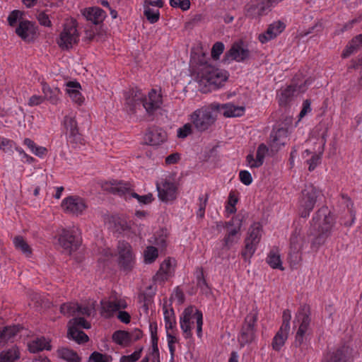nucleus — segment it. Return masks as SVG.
<instances>
[{
  "label": "nucleus",
  "mask_w": 362,
  "mask_h": 362,
  "mask_svg": "<svg viewBox=\"0 0 362 362\" xmlns=\"http://www.w3.org/2000/svg\"><path fill=\"white\" fill-rule=\"evenodd\" d=\"M334 224V216L329 209L327 206L319 209L313 217L309 229V235L314 236L312 245L319 246L323 244L329 235Z\"/></svg>",
  "instance_id": "1"
},
{
  "label": "nucleus",
  "mask_w": 362,
  "mask_h": 362,
  "mask_svg": "<svg viewBox=\"0 0 362 362\" xmlns=\"http://www.w3.org/2000/svg\"><path fill=\"white\" fill-rule=\"evenodd\" d=\"M310 310L307 305H301L296 313L293 320V328L296 329L295 339L293 346L303 352L305 342L310 333Z\"/></svg>",
  "instance_id": "2"
},
{
  "label": "nucleus",
  "mask_w": 362,
  "mask_h": 362,
  "mask_svg": "<svg viewBox=\"0 0 362 362\" xmlns=\"http://www.w3.org/2000/svg\"><path fill=\"white\" fill-rule=\"evenodd\" d=\"M198 77L200 84L208 86L209 89H216L221 87L227 81L228 74L225 70L205 63L200 66Z\"/></svg>",
  "instance_id": "3"
},
{
  "label": "nucleus",
  "mask_w": 362,
  "mask_h": 362,
  "mask_svg": "<svg viewBox=\"0 0 362 362\" xmlns=\"http://www.w3.org/2000/svg\"><path fill=\"white\" fill-rule=\"evenodd\" d=\"M218 110L220 104L212 103L208 106H203L194 110L189 115V119L198 132H205L215 123L216 115L214 110Z\"/></svg>",
  "instance_id": "4"
},
{
  "label": "nucleus",
  "mask_w": 362,
  "mask_h": 362,
  "mask_svg": "<svg viewBox=\"0 0 362 362\" xmlns=\"http://www.w3.org/2000/svg\"><path fill=\"white\" fill-rule=\"evenodd\" d=\"M196 324L197 334L201 338L202 336L203 315L202 313L192 306L186 308L182 312L180 324L185 339L192 337V329Z\"/></svg>",
  "instance_id": "5"
},
{
  "label": "nucleus",
  "mask_w": 362,
  "mask_h": 362,
  "mask_svg": "<svg viewBox=\"0 0 362 362\" xmlns=\"http://www.w3.org/2000/svg\"><path fill=\"white\" fill-rule=\"evenodd\" d=\"M322 192L313 185H305L299 201V214L303 218L309 216L317 200L322 197Z\"/></svg>",
  "instance_id": "6"
},
{
  "label": "nucleus",
  "mask_w": 362,
  "mask_h": 362,
  "mask_svg": "<svg viewBox=\"0 0 362 362\" xmlns=\"http://www.w3.org/2000/svg\"><path fill=\"white\" fill-rule=\"evenodd\" d=\"M244 216L238 214L226 222H219L217 228L223 226L226 228V233L223 239V247L230 249L234 244L238 243L240 237V229L243 225Z\"/></svg>",
  "instance_id": "7"
},
{
  "label": "nucleus",
  "mask_w": 362,
  "mask_h": 362,
  "mask_svg": "<svg viewBox=\"0 0 362 362\" xmlns=\"http://www.w3.org/2000/svg\"><path fill=\"white\" fill-rule=\"evenodd\" d=\"M79 42V33L77 30L76 20L70 19L66 21L62 31L57 42L64 50H69Z\"/></svg>",
  "instance_id": "8"
},
{
  "label": "nucleus",
  "mask_w": 362,
  "mask_h": 362,
  "mask_svg": "<svg viewBox=\"0 0 362 362\" xmlns=\"http://www.w3.org/2000/svg\"><path fill=\"white\" fill-rule=\"evenodd\" d=\"M262 226L259 223H254L247 232V236L245 239V247L241 255L245 261L250 262L257 250V247L261 240Z\"/></svg>",
  "instance_id": "9"
},
{
  "label": "nucleus",
  "mask_w": 362,
  "mask_h": 362,
  "mask_svg": "<svg viewBox=\"0 0 362 362\" xmlns=\"http://www.w3.org/2000/svg\"><path fill=\"white\" fill-rule=\"evenodd\" d=\"M258 312L252 309L245 317L238 340L241 346L251 343L256 337Z\"/></svg>",
  "instance_id": "10"
},
{
  "label": "nucleus",
  "mask_w": 362,
  "mask_h": 362,
  "mask_svg": "<svg viewBox=\"0 0 362 362\" xmlns=\"http://www.w3.org/2000/svg\"><path fill=\"white\" fill-rule=\"evenodd\" d=\"M273 0H250L244 7L246 18L259 20L271 10Z\"/></svg>",
  "instance_id": "11"
},
{
  "label": "nucleus",
  "mask_w": 362,
  "mask_h": 362,
  "mask_svg": "<svg viewBox=\"0 0 362 362\" xmlns=\"http://www.w3.org/2000/svg\"><path fill=\"white\" fill-rule=\"evenodd\" d=\"M158 196L163 202H172L176 199L177 196V184L171 177L161 179L156 183Z\"/></svg>",
  "instance_id": "12"
},
{
  "label": "nucleus",
  "mask_w": 362,
  "mask_h": 362,
  "mask_svg": "<svg viewBox=\"0 0 362 362\" xmlns=\"http://www.w3.org/2000/svg\"><path fill=\"white\" fill-rule=\"evenodd\" d=\"M118 264L124 271L129 272L135 264V257L130 244L125 241H119L117 245Z\"/></svg>",
  "instance_id": "13"
},
{
  "label": "nucleus",
  "mask_w": 362,
  "mask_h": 362,
  "mask_svg": "<svg viewBox=\"0 0 362 362\" xmlns=\"http://www.w3.org/2000/svg\"><path fill=\"white\" fill-rule=\"evenodd\" d=\"M61 206L66 214L79 216L81 215L87 208V204L81 197L69 196L62 202Z\"/></svg>",
  "instance_id": "14"
},
{
  "label": "nucleus",
  "mask_w": 362,
  "mask_h": 362,
  "mask_svg": "<svg viewBox=\"0 0 362 362\" xmlns=\"http://www.w3.org/2000/svg\"><path fill=\"white\" fill-rule=\"evenodd\" d=\"M303 243V238L296 231L293 232L290 238V251L288 253V260L292 266H296L301 262V250Z\"/></svg>",
  "instance_id": "15"
},
{
  "label": "nucleus",
  "mask_w": 362,
  "mask_h": 362,
  "mask_svg": "<svg viewBox=\"0 0 362 362\" xmlns=\"http://www.w3.org/2000/svg\"><path fill=\"white\" fill-rule=\"evenodd\" d=\"M58 242L60 246L69 255L78 249L79 241L74 230L62 228L59 233Z\"/></svg>",
  "instance_id": "16"
},
{
  "label": "nucleus",
  "mask_w": 362,
  "mask_h": 362,
  "mask_svg": "<svg viewBox=\"0 0 362 362\" xmlns=\"http://www.w3.org/2000/svg\"><path fill=\"white\" fill-rule=\"evenodd\" d=\"M175 267L176 260L175 259L170 257L165 259L160 264L158 271L153 276V281L156 284H162L168 281L174 275Z\"/></svg>",
  "instance_id": "17"
},
{
  "label": "nucleus",
  "mask_w": 362,
  "mask_h": 362,
  "mask_svg": "<svg viewBox=\"0 0 362 362\" xmlns=\"http://www.w3.org/2000/svg\"><path fill=\"white\" fill-rule=\"evenodd\" d=\"M63 126L66 129L69 141L71 143L81 144L82 136L79 133L75 115L69 114L64 117Z\"/></svg>",
  "instance_id": "18"
},
{
  "label": "nucleus",
  "mask_w": 362,
  "mask_h": 362,
  "mask_svg": "<svg viewBox=\"0 0 362 362\" xmlns=\"http://www.w3.org/2000/svg\"><path fill=\"white\" fill-rule=\"evenodd\" d=\"M250 52L244 45L243 41L235 42L230 49L225 54V60H235L238 62H243L250 58Z\"/></svg>",
  "instance_id": "19"
},
{
  "label": "nucleus",
  "mask_w": 362,
  "mask_h": 362,
  "mask_svg": "<svg viewBox=\"0 0 362 362\" xmlns=\"http://www.w3.org/2000/svg\"><path fill=\"white\" fill-rule=\"evenodd\" d=\"M162 96L156 90L152 89L146 97L143 93L142 106L148 114H153L162 105Z\"/></svg>",
  "instance_id": "20"
},
{
  "label": "nucleus",
  "mask_w": 362,
  "mask_h": 362,
  "mask_svg": "<svg viewBox=\"0 0 362 362\" xmlns=\"http://www.w3.org/2000/svg\"><path fill=\"white\" fill-rule=\"evenodd\" d=\"M15 32L19 37L25 42L32 41L37 33L35 23L28 20L20 21Z\"/></svg>",
  "instance_id": "21"
},
{
  "label": "nucleus",
  "mask_w": 362,
  "mask_h": 362,
  "mask_svg": "<svg viewBox=\"0 0 362 362\" xmlns=\"http://www.w3.org/2000/svg\"><path fill=\"white\" fill-rule=\"evenodd\" d=\"M100 304L101 314L105 317L112 316L115 313L125 308L127 305L126 300L121 298L113 300H102Z\"/></svg>",
  "instance_id": "22"
},
{
  "label": "nucleus",
  "mask_w": 362,
  "mask_h": 362,
  "mask_svg": "<svg viewBox=\"0 0 362 362\" xmlns=\"http://www.w3.org/2000/svg\"><path fill=\"white\" fill-rule=\"evenodd\" d=\"M286 28V25L284 22L278 21L270 24L265 31V33L259 35V40L262 43L267 42L268 41L276 38L281 34Z\"/></svg>",
  "instance_id": "23"
},
{
  "label": "nucleus",
  "mask_w": 362,
  "mask_h": 362,
  "mask_svg": "<svg viewBox=\"0 0 362 362\" xmlns=\"http://www.w3.org/2000/svg\"><path fill=\"white\" fill-rule=\"evenodd\" d=\"M104 188L111 193L119 196H126L127 194L131 196V193L133 192L132 185L129 182L122 181L114 180L110 182L104 186Z\"/></svg>",
  "instance_id": "24"
},
{
  "label": "nucleus",
  "mask_w": 362,
  "mask_h": 362,
  "mask_svg": "<svg viewBox=\"0 0 362 362\" xmlns=\"http://www.w3.org/2000/svg\"><path fill=\"white\" fill-rule=\"evenodd\" d=\"M344 207L346 209V212L341 216V220L343 219L344 224L347 226H351L356 219V211L354 209V203L347 196L341 194V208Z\"/></svg>",
  "instance_id": "25"
},
{
  "label": "nucleus",
  "mask_w": 362,
  "mask_h": 362,
  "mask_svg": "<svg viewBox=\"0 0 362 362\" xmlns=\"http://www.w3.org/2000/svg\"><path fill=\"white\" fill-rule=\"evenodd\" d=\"M145 141L151 146H158L167 139V134L162 129L158 127L150 128L144 136Z\"/></svg>",
  "instance_id": "26"
},
{
  "label": "nucleus",
  "mask_w": 362,
  "mask_h": 362,
  "mask_svg": "<svg viewBox=\"0 0 362 362\" xmlns=\"http://www.w3.org/2000/svg\"><path fill=\"white\" fill-rule=\"evenodd\" d=\"M143 93L137 89L132 88L125 93V105L131 112H134L136 109L142 105Z\"/></svg>",
  "instance_id": "27"
},
{
  "label": "nucleus",
  "mask_w": 362,
  "mask_h": 362,
  "mask_svg": "<svg viewBox=\"0 0 362 362\" xmlns=\"http://www.w3.org/2000/svg\"><path fill=\"white\" fill-rule=\"evenodd\" d=\"M268 148L264 144L258 146L256 153V158H254L252 153L246 156V162L250 168H257L262 165L266 155L268 153Z\"/></svg>",
  "instance_id": "28"
},
{
  "label": "nucleus",
  "mask_w": 362,
  "mask_h": 362,
  "mask_svg": "<svg viewBox=\"0 0 362 362\" xmlns=\"http://www.w3.org/2000/svg\"><path fill=\"white\" fill-rule=\"evenodd\" d=\"M288 136V130L286 128H279L273 130L269 136V146L272 149L278 151L286 144Z\"/></svg>",
  "instance_id": "29"
},
{
  "label": "nucleus",
  "mask_w": 362,
  "mask_h": 362,
  "mask_svg": "<svg viewBox=\"0 0 362 362\" xmlns=\"http://www.w3.org/2000/svg\"><path fill=\"white\" fill-rule=\"evenodd\" d=\"M82 15L88 21L98 25L103 22L106 18V13L99 7H88L81 11Z\"/></svg>",
  "instance_id": "30"
},
{
  "label": "nucleus",
  "mask_w": 362,
  "mask_h": 362,
  "mask_svg": "<svg viewBox=\"0 0 362 362\" xmlns=\"http://www.w3.org/2000/svg\"><path fill=\"white\" fill-rule=\"evenodd\" d=\"M322 152L323 148L322 141L319 144V148L317 151L313 152L309 149H306L303 152L302 156L303 158H306L309 156H311L310 158L306 160V163L308 165L309 171H313L316 168V167L321 163V155Z\"/></svg>",
  "instance_id": "31"
},
{
  "label": "nucleus",
  "mask_w": 362,
  "mask_h": 362,
  "mask_svg": "<svg viewBox=\"0 0 362 362\" xmlns=\"http://www.w3.org/2000/svg\"><path fill=\"white\" fill-rule=\"evenodd\" d=\"M296 92V86L290 85L280 89L277 93L279 105L281 107L288 105L293 99Z\"/></svg>",
  "instance_id": "32"
},
{
  "label": "nucleus",
  "mask_w": 362,
  "mask_h": 362,
  "mask_svg": "<svg viewBox=\"0 0 362 362\" xmlns=\"http://www.w3.org/2000/svg\"><path fill=\"white\" fill-rule=\"evenodd\" d=\"M106 33L102 26H90L85 30L84 40L88 42L92 41L103 42L105 40Z\"/></svg>",
  "instance_id": "33"
},
{
  "label": "nucleus",
  "mask_w": 362,
  "mask_h": 362,
  "mask_svg": "<svg viewBox=\"0 0 362 362\" xmlns=\"http://www.w3.org/2000/svg\"><path fill=\"white\" fill-rule=\"evenodd\" d=\"M42 90L44 100L46 99L52 105H57L60 101L61 91L58 88H51L47 83H42Z\"/></svg>",
  "instance_id": "34"
},
{
  "label": "nucleus",
  "mask_w": 362,
  "mask_h": 362,
  "mask_svg": "<svg viewBox=\"0 0 362 362\" xmlns=\"http://www.w3.org/2000/svg\"><path fill=\"white\" fill-rule=\"evenodd\" d=\"M66 93L69 94L72 101L76 104L81 105L84 101V98L79 91V89L81 88L80 83L74 81H69L66 83Z\"/></svg>",
  "instance_id": "35"
},
{
  "label": "nucleus",
  "mask_w": 362,
  "mask_h": 362,
  "mask_svg": "<svg viewBox=\"0 0 362 362\" xmlns=\"http://www.w3.org/2000/svg\"><path fill=\"white\" fill-rule=\"evenodd\" d=\"M52 349L50 340L42 337L37 338L28 344V350L31 353H37L43 350L49 351Z\"/></svg>",
  "instance_id": "36"
},
{
  "label": "nucleus",
  "mask_w": 362,
  "mask_h": 362,
  "mask_svg": "<svg viewBox=\"0 0 362 362\" xmlns=\"http://www.w3.org/2000/svg\"><path fill=\"white\" fill-rule=\"evenodd\" d=\"M220 109L223 110V115L226 117H240L245 114L244 106H236L232 103L220 105Z\"/></svg>",
  "instance_id": "37"
},
{
  "label": "nucleus",
  "mask_w": 362,
  "mask_h": 362,
  "mask_svg": "<svg viewBox=\"0 0 362 362\" xmlns=\"http://www.w3.org/2000/svg\"><path fill=\"white\" fill-rule=\"evenodd\" d=\"M289 331L290 330L279 328L272 342V346L274 350L276 351L281 350L288 339Z\"/></svg>",
  "instance_id": "38"
},
{
  "label": "nucleus",
  "mask_w": 362,
  "mask_h": 362,
  "mask_svg": "<svg viewBox=\"0 0 362 362\" xmlns=\"http://www.w3.org/2000/svg\"><path fill=\"white\" fill-rule=\"evenodd\" d=\"M57 354L59 358H62L67 362H81V358L78 354L68 348H60L57 350Z\"/></svg>",
  "instance_id": "39"
},
{
  "label": "nucleus",
  "mask_w": 362,
  "mask_h": 362,
  "mask_svg": "<svg viewBox=\"0 0 362 362\" xmlns=\"http://www.w3.org/2000/svg\"><path fill=\"white\" fill-rule=\"evenodd\" d=\"M13 243L16 250L21 251L23 255L30 257L32 254V249L23 236H16L13 240Z\"/></svg>",
  "instance_id": "40"
},
{
  "label": "nucleus",
  "mask_w": 362,
  "mask_h": 362,
  "mask_svg": "<svg viewBox=\"0 0 362 362\" xmlns=\"http://www.w3.org/2000/svg\"><path fill=\"white\" fill-rule=\"evenodd\" d=\"M19 358L20 351L16 346L0 354V362H14Z\"/></svg>",
  "instance_id": "41"
},
{
  "label": "nucleus",
  "mask_w": 362,
  "mask_h": 362,
  "mask_svg": "<svg viewBox=\"0 0 362 362\" xmlns=\"http://www.w3.org/2000/svg\"><path fill=\"white\" fill-rule=\"evenodd\" d=\"M68 337L76 341L78 344L87 342L89 339L88 335L84 332L78 330L74 327H69L68 330Z\"/></svg>",
  "instance_id": "42"
},
{
  "label": "nucleus",
  "mask_w": 362,
  "mask_h": 362,
  "mask_svg": "<svg viewBox=\"0 0 362 362\" xmlns=\"http://www.w3.org/2000/svg\"><path fill=\"white\" fill-rule=\"evenodd\" d=\"M112 340L122 346H128L130 344L129 332L117 330L112 334Z\"/></svg>",
  "instance_id": "43"
},
{
  "label": "nucleus",
  "mask_w": 362,
  "mask_h": 362,
  "mask_svg": "<svg viewBox=\"0 0 362 362\" xmlns=\"http://www.w3.org/2000/svg\"><path fill=\"white\" fill-rule=\"evenodd\" d=\"M267 262L273 269H284L282 267L280 255L276 251L272 250L269 252L267 258Z\"/></svg>",
  "instance_id": "44"
},
{
  "label": "nucleus",
  "mask_w": 362,
  "mask_h": 362,
  "mask_svg": "<svg viewBox=\"0 0 362 362\" xmlns=\"http://www.w3.org/2000/svg\"><path fill=\"white\" fill-rule=\"evenodd\" d=\"M360 47H362V33L357 35L351 40L343 53L344 57H348Z\"/></svg>",
  "instance_id": "45"
},
{
  "label": "nucleus",
  "mask_w": 362,
  "mask_h": 362,
  "mask_svg": "<svg viewBox=\"0 0 362 362\" xmlns=\"http://www.w3.org/2000/svg\"><path fill=\"white\" fill-rule=\"evenodd\" d=\"M19 330L20 329L18 326L5 327L2 330H1V334L2 335L1 341H3V343H6L11 340L17 334Z\"/></svg>",
  "instance_id": "46"
},
{
  "label": "nucleus",
  "mask_w": 362,
  "mask_h": 362,
  "mask_svg": "<svg viewBox=\"0 0 362 362\" xmlns=\"http://www.w3.org/2000/svg\"><path fill=\"white\" fill-rule=\"evenodd\" d=\"M158 257V251L156 247L148 246L144 251V262L146 264H151Z\"/></svg>",
  "instance_id": "47"
},
{
  "label": "nucleus",
  "mask_w": 362,
  "mask_h": 362,
  "mask_svg": "<svg viewBox=\"0 0 362 362\" xmlns=\"http://www.w3.org/2000/svg\"><path fill=\"white\" fill-rule=\"evenodd\" d=\"M144 14L146 16V19L151 23H155L158 21L160 18V11L158 9H154L151 8L148 6L144 4Z\"/></svg>",
  "instance_id": "48"
},
{
  "label": "nucleus",
  "mask_w": 362,
  "mask_h": 362,
  "mask_svg": "<svg viewBox=\"0 0 362 362\" xmlns=\"http://www.w3.org/2000/svg\"><path fill=\"white\" fill-rule=\"evenodd\" d=\"M77 309H78V303L70 302L62 304L60 312L64 315L74 316L76 315Z\"/></svg>",
  "instance_id": "49"
},
{
  "label": "nucleus",
  "mask_w": 362,
  "mask_h": 362,
  "mask_svg": "<svg viewBox=\"0 0 362 362\" xmlns=\"http://www.w3.org/2000/svg\"><path fill=\"white\" fill-rule=\"evenodd\" d=\"M164 320L165 324V329H173L176 325L173 310L168 311L167 309L164 311Z\"/></svg>",
  "instance_id": "50"
},
{
  "label": "nucleus",
  "mask_w": 362,
  "mask_h": 362,
  "mask_svg": "<svg viewBox=\"0 0 362 362\" xmlns=\"http://www.w3.org/2000/svg\"><path fill=\"white\" fill-rule=\"evenodd\" d=\"M14 146L15 142L13 141L0 136V150L11 154L13 153Z\"/></svg>",
  "instance_id": "51"
},
{
  "label": "nucleus",
  "mask_w": 362,
  "mask_h": 362,
  "mask_svg": "<svg viewBox=\"0 0 362 362\" xmlns=\"http://www.w3.org/2000/svg\"><path fill=\"white\" fill-rule=\"evenodd\" d=\"M353 352V349L348 346H341V362H352Z\"/></svg>",
  "instance_id": "52"
},
{
  "label": "nucleus",
  "mask_w": 362,
  "mask_h": 362,
  "mask_svg": "<svg viewBox=\"0 0 362 362\" xmlns=\"http://www.w3.org/2000/svg\"><path fill=\"white\" fill-rule=\"evenodd\" d=\"M110 358L111 357L107 354L94 351L90 354L88 362H110Z\"/></svg>",
  "instance_id": "53"
},
{
  "label": "nucleus",
  "mask_w": 362,
  "mask_h": 362,
  "mask_svg": "<svg viewBox=\"0 0 362 362\" xmlns=\"http://www.w3.org/2000/svg\"><path fill=\"white\" fill-rule=\"evenodd\" d=\"M208 199H209V194H203V195H201V196L199 197V199H198V201H199V203H198L199 209H198V211H197V215L199 217H203L204 216L205 209H206V204H207Z\"/></svg>",
  "instance_id": "54"
},
{
  "label": "nucleus",
  "mask_w": 362,
  "mask_h": 362,
  "mask_svg": "<svg viewBox=\"0 0 362 362\" xmlns=\"http://www.w3.org/2000/svg\"><path fill=\"white\" fill-rule=\"evenodd\" d=\"M143 350V348H140L135 351H134L132 354L128 356H122L120 359L119 362H136L137 361L141 355V351Z\"/></svg>",
  "instance_id": "55"
},
{
  "label": "nucleus",
  "mask_w": 362,
  "mask_h": 362,
  "mask_svg": "<svg viewBox=\"0 0 362 362\" xmlns=\"http://www.w3.org/2000/svg\"><path fill=\"white\" fill-rule=\"evenodd\" d=\"M189 0H170V5L173 8H180L182 11H185L190 8Z\"/></svg>",
  "instance_id": "56"
},
{
  "label": "nucleus",
  "mask_w": 362,
  "mask_h": 362,
  "mask_svg": "<svg viewBox=\"0 0 362 362\" xmlns=\"http://www.w3.org/2000/svg\"><path fill=\"white\" fill-rule=\"evenodd\" d=\"M131 197L136 199L139 203L144 204H150L153 201V195L151 193L141 196L133 192L131 193Z\"/></svg>",
  "instance_id": "57"
},
{
  "label": "nucleus",
  "mask_w": 362,
  "mask_h": 362,
  "mask_svg": "<svg viewBox=\"0 0 362 362\" xmlns=\"http://www.w3.org/2000/svg\"><path fill=\"white\" fill-rule=\"evenodd\" d=\"M69 323L72 324L71 327H74L76 328H77V327L84 329L90 328V324L83 317H74L69 321Z\"/></svg>",
  "instance_id": "58"
},
{
  "label": "nucleus",
  "mask_w": 362,
  "mask_h": 362,
  "mask_svg": "<svg viewBox=\"0 0 362 362\" xmlns=\"http://www.w3.org/2000/svg\"><path fill=\"white\" fill-rule=\"evenodd\" d=\"M192 123H187L177 129V137L185 139L192 133Z\"/></svg>",
  "instance_id": "59"
},
{
  "label": "nucleus",
  "mask_w": 362,
  "mask_h": 362,
  "mask_svg": "<svg viewBox=\"0 0 362 362\" xmlns=\"http://www.w3.org/2000/svg\"><path fill=\"white\" fill-rule=\"evenodd\" d=\"M224 50V45L221 42H216L211 49V57L214 59H218Z\"/></svg>",
  "instance_id": "60"
},
{
  "label": "nucleus",
  "mask_w": 362,
  "mask_h": 362,
  "mask_svg": "<svg viewBox=\"0 0 362 362\" xmlns=\"http://www.w3.org/2000/svg\"><path fill=\"white\" fill-rule=\"evenodd\" d=\"M291 319V311L288 309L284 310L282 315V324L280 328L290 330V320Z\"/></svg>",
  "instance_id": "61"
},
{
  "label": "nucleus",
  "mask_w": 362,
  "mask_h": 362,
  "mask_svg": "<svg viewBox=\"0 0 362 362\" xmlns=\"http://www.w3.org/2000/svg\"><path fill=\"white\" fill-rule=\"evenodd\" d=\"M322 30V25L321 23L318 22L315 23L313 26L309 28L307 30L301 31L299 33V36L301 37H303L305 36H307L309 34L314 33H319Z\"/></svg>",
  "instance_id": "62"
},
{
  "label": "nucleus",
  "mask_w": 362,
  "mask_h": 362,
  "mask_svg": "<svg viewBox=\"0 0 362 362\" xmlns=\"http://www.w3.org/2000/svg\"><path fill=\"white\" fill-rule=\"evenodd\" d=\"M22 12L18 10H13L8 16L7 21L10 26H14L18 20L21 18Z\"/></svg>",
  "instance_id": "63"
},
{
  "label": "nucleus",
  "mask_w": 362,
  "mask_h": 362,
  "mask_svg": "<svg viewBox=\"0 0 362 362\" xmlns=\"http://www.w3.org/2000/svg\"><path fill=\"white\" fill-rule=\"evenodd\" d=\"M37 19L41 25L48 28L52 26V22L49 20V16L43 11L38 13Z\"/></svg>",
  "instance_id": "64"
}]
</instances>
